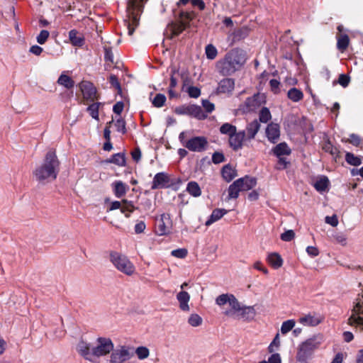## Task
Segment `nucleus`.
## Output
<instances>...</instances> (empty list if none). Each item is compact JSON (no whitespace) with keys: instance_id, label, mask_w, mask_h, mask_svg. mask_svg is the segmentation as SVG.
Masks as SVG:
<instances>
[{"instance_id":"1","label":"nucleus","mask_w":363,"mask_h":363,"mask_svg":"<svg viewBox=\"0 0 363 363\" xmlns=\"http://www.w3.org/2000/svg\"><path fill=\"white\" fill-rule=\"evenodd\" d=\"M246 61L245 51L238 48H233L229 50L222 59L216 62V69L222 76H230L240 70Z\"/></svg>"},{"instance_id":"2","label":"nucleus","mask_w":363,"mask_h":363,"mask_svg":"<svg viewBox=\"0 0 363 363\" xmlns=\"http://www.w3.org/2000/svg\"><path fill=\"white\" fill-rule=\"evenodd\" d=\"M60 162L55 150H50L43 162L33 172L35 180L39 182H50L56 179L60 172Z\"/></svg>"},{"instance_id":"3","label":"nucleus","mask_w":363,"mask_h":363,"mask_svg":"<svg viewBox=\"0 0 363 363\" xmlns=\"http://www.w3.org/2000/svg\"><path fill=\"white\" fill-rule=\"evenodd\" d=\"M113 348V344L111 340L106 337L97 338L94 347H91L90 344L84 341H80L77 345L78 352L91 362H96L98 357L109 354Z\"/></svg>"},{"instance_id":"4","label":"nucleus","mask_w":363,"mask_h":363,"mask_svg":"<svg viewBox=\"0 0 363 363\" xmlns=\"http://www.w3.org/2000/svg\"><path fill=\"white\" fill-rule=\"evenodd\" d=\"M323 342V336L320 334L313 335L301 342L296 354V363H309L315 350Z\"/></svg>"},{"instance_id":"5","label":"nucleus","mask_w":363,"mask_h":363,"mask_svg":"<svg viewBox=\"0 0 363 363\" xmlns=\"http://www.w3.org/2000/svg\"><path fill=\"white\" fill-rule=\"evenodd\" d=\"M143 0H129L127 6L128 19L124 21L128 35L131 36L139 25V13L142 12Z\"/></svg>"},{"instance_id":"6","label":"nucleus","mask_w":363,"mask_h":363,"mask_svg":"<svg viewBox=\"0 0 363 363\" xmlns=\"http://www.w3.org/2000/svg\"><path fill=\"white\" fill-rule=\"evenodd\" d=\"M109 257L111 262L119 272L127 276H132L135 273V267L127 256L113 251Z\"/></svg>"},{"instance_id":"7","label":"nucleus","mask_w":363,"mask_h":363,"mask_svg":"<svg viewBox=\"0 0 363 363\" xmlns=\"http://www.w3.org/2000/svg\"><path fill=\"white\" fill-rule=\"evenodd\" d=\"M347 323L352 327L363 330V296L356 299Z\"/></svg>"},{"instance_id":"8","label":"nucleus","mask_w":363,"mask_h":363,"mask_svg":"<svg viewBox=\"0 0 363 363\" xmlns=\"http://www.w3.org/2000/svg\"><path fill=\"white\" fill-rule=\"evenodd\" d=\"M133 356L130 347L125 345H119L115 349L113 348L110 357V363H125L130 360Z\"/></svg>"},{"instance_id":"9","label":"nucleus","mask_w":363,"mask_h":363,"mask_svg":"<svg viewBox=\"0 0 363 363\" xmlns=\"http://www.w3.org/2000/svg\"><path fill=\"white\" fill-rule=\"evenodd\" d=\"M175 113L179 115H189L199 120L207 118V114L201 107L194 104L177 107L175 108Z\"/></svg>"},{"instance_id":"10","label":"nucleus","mask_w":363,"mask_h":363,"mask_svg":"<svg viewBox=\"0 0 363 363\" xmlns=\"http://www.w3.org/2000/svg\"><path fill=\"white\" fill-rule=\"evenodd\" d=\"M208 145L207 139L203 136H196L188 140L184 147L192 152H201L204 151Z\"/></svg>"},{"instance_id":"11","label":"nucleus","mask_w":363,"mask_h":363,"mask_svg":"<svg viewBox=\"0 0 363 363\" xmlns=\"http://www.w3.org/2000/svg\"><path fill=\"white\" fill-rule=\"evenodd\" d=\"M191 18V14L187 12H182L180 13V21L179 22L172 23L169 25V29L172 32L173 36L179 35L186 28L187 23Z\"/></svg>"},{"instance_id":"12","label":"nucleus","mask_w":363,"mask_h":363,"mask_svg":"<svg viewBox=\"0 0 363 363\" xmlns=\"http://www.w3.org/2000/svg\"><path fill=\"white\" fill-rule=\"evenodd\" d=\"M79 88L85 100L94 101L98 99L96 89L91 82L89 81H82L79 83Z\"/></svg>"},{"instance_id":"13","label":"nucleus","mask_w":363,"mask_h":363,"mask_svg":"<svg viewBox=\"0 0 363 363\" xmlns=\"http://www.w3.org/2000/svg\"><path fill=\"white\" fill-rule=\"evenodd\" d=\"M172 226L170 215L163 213L160 218L157 220L155 232L158 235H164L169 233Z\"/></svg>"},{"instance_id":"14","label":"nucleus","mask_w":363,"mask_h":363,"mask_svg":"<svg viewBox=\"0 0 363 363\" xmlns=\"http://www.w3.org/2000/svg\"><path fill=\"white\" fill-rule=\"evenodd\" d=\"M187 282H184L183 284H182L180 286L182 291H179L176 296L177 300L179 303V308L183 312L190 311L189 301L191 296L187 291L183 290L184 288L187 287Z\"/></svg>"},{"instance_id":"15","label":"nucleus","mask_w":363,"mask_h":363,"mask_svg":"<svg viewBox=\"0 0 363 363\" xmlns=\"http://www.w3.org/2000/svg\"><path fill=\"white\" fill-rule=\"evenodd\" d=\"M323 320V318L315 313L305 314L298 318V323L307 327H315Z\"/></svg>"},{"instance_id":"16","label":"nucleus","mask_w":363,"mask_h":363,"mask_svg":"<svg viewBox=\"0 0 363 363\" xmlns=\"http://www.w3.org/2000/svg\"><path fill=\"white\" fill-rule=\"evenodd\" d=\"M245 139V131H236L229 137V145L234 150H238L242 147V143Z\"/></svg>"},{"instance_id":"17","label":"nucleus","mask_w":363,"mask_h":363,"mask_svg":"<svg viewBox=\"0 0 363 363\" xmlns=\"http://www.w3.org/2000/svg\"><path fill=\"white\" fill-rule=\"evenodd\" d=\"M169 182V177L164 172L156 174L152 182V189H162L168 186Z\"/></svg>"},{"instance_id":"18","label":"nucleus","mask_w":363,"mask_h":363,"mask_svg":"<svg viewBox=\"0 0 363 363\" xmlns=\"http://www.w3.org/2000/svg\"><path fill=\"white\" fill-rule=\"evenodd\" d=\"M266 136L272 143H275L280 136L279 125L274 123H269L266 128Z\"/></svg>"},{"instance_id":"19","label":"nucleus","mask_w":363,"mask_h":363,"mask_svg":"<svg viewBox=\"0 0 363 363\" xmlns=\"http://www.w3.org/2000/svg\"><path fill=\"white\" fill-rule=\"evenodd\" d=\"M235 87V81L231 78H224L218 84L217 91L218 93H231Z\"/></svg>"},{"instance_id":"20","label":"nucleus","mask_w":363,"mask_h":363,"mask_svg":"<svg viewBox=\"0 0 363 363\" xmlns=\"http://www.w3.org/2000/svg\"><path fill=\"white\" fill-rule=\"evenodd\" d=\"M230 308L226 310L224 312V314L228 317L236 318L238 314L240 313L241 308L242 306L240 305L238 300L235 298V296H232L230 299V302L229 303Z\"/></svg>"},{"instance_id":"21","label":"nucleus","mask_w":363,"mask_h":363,"mask_svg":"<svg viewBox=\"0 0 363 363\" xmlns=\"http://www.w3.org/2000/svg\"><path fill=\"white\" fill-rule=\"evenodd\" d=\"M256 315V311L254 306H242L240 313L236 318L242 319L244 320L250 321L254 319Z\"/></svg>"},{"instance_id":"22","label":"nucleus","mask_w":363,"mask_h":363,"mask_svg":"<svg viewBox=\"0 0 363 363\" xmlns=\"http://www.w3.org/2000/svg\"><path fill=\"white\" fill-rule=\"evenodd\" d=\"M113 193L117 198H121L129 189V186L122 181H115L111 184Z\"/></svg>"},{"instance_id":"23","label":"nucleus","mask_w":363,"mask_h":363,"mask_svg":"<svg viewBox=\"0 0 363 363\" xmlns=\"http://www.w3.org/2000/svg\"><path fill=\"white\" fill-rule=\"evenodd\" d=\"M242 181L238 184L242 191H248L252 189L256 186L257 181L254 177L245 176V177L240 178L236 181Z\"/></svg>"},{"instance_id":"24","label":"nucleus","mask_w":363,"mask_h":363,"mask_svg":"<svg viewBox=\"0 0 363 363\" xmlns=\"http://www.w3.org/2000/svg\"><path fill=\"white\" fill-rule=\"evenodd\" d=\"M228 210L224 208H216L214 209L208 219L206 221L205 225L206 226H209L214 223L215 222L219 220L221 218H223L227 213Z\"/></svg>"},{"instance_id":"25","label":"nucleus","mask_w":363,"mask_h":363,"mask_svg":"<svg viewBox=\"0 0 363 363\" xmlns=\"http://www.w3.org/2000/svg\"><path fill=\"white\" fill-rule=\"evenodd\" d=\"M259 128L260 124L257 120H255L250 123L249 124H247L246 127L247 134H245V138L247 140H252L255 138Z\"/></svg>"},{"instance_id":"26","label":"nucleus","mask_w":363,"mask_h":363,"mask_svg":"<svg viewBox=\"0 0 363 363\" xmlns=\"http://www.w3.org/2000/svg\"><path fill=\"white\" fill-rule=\"evenodd\" d=\"M267 261L274 269H279L283 264L281 257L277 252L269 253L267 257Z\"/></svg>"},{"instance_id":"27","label":"nucleus","mask_w":363,"mask_h":363,"mask_svg":"<svg viewBox=\"0 0 363 363\" xmlns=\"http://www.w3.org/2000/svg\"><path fill=\"white\" fill-rule=\"evenodd\" d=\"M69 38L74 46L82 47L84 43V38L76 30H71L69 32Z\"/></svg>"},{"instance_id":"28","label":"nucleus","mask_w":363,"mask_h":363,"mask_svg":"<svg viewBox=\"0 0 363 363\" xmlns=\"http://www.w3.org/2000/svg\"><path fill=\"white\" fill-rule=\"evenodd\" d=\"M57 82L67 89H72L74 86V81L65 72L60 74Z\"/></svg>"},{"instance_id":"29","label":"nucleus","mask_w":363,"mask_h":363,"mask_svg":"<svg viewBox=\"0 0 363 363\" xmlns=\"http://www.w3.org/2000/svg\"><path fill=\"white\" fill-rule=\"evenodd\" d=\"M291 149L286 143H281L273 149V152L277 157L289 155L291 154Z\"/></svg>"},{"instance_id":"30","label":"nucleus","mask_w":363,"mask_h":363,"mask_svg":"<svg viewBox=\"0 0 363 363\" xmlns=\"http://www.w3.org/2000/svg\"><path fill=\"white\" fill-rule=\"evenodd\" d=\"M186 191L194 197H199L201 194V189L196 182H189L187 184Z\"/></svg>"},{"instance_id":"31","label":"nucleus","mask_w":363,"mask_h":363,"mask_svg":"<svg viewBox=\"0 0 363 363\" xmlns=\"http://www.w3.org/2000/svg\"><path fill=\"white\" fill-rule=\"evenodd\" d=\"M350 39L347 35L341 34L337 37V48L340 52H344L348 47Z\"/></svg>"},{"instance_id":"32","label":"nucleus","mask_w":363,"mask_h":363,"mask_svg":"<svg viewBox=\"0 0 363 363\" xmlns=\"http://www.w3.org/2000/svg\"><path fill=\"white\" fill-rule=\"evenodd\" d=\"M287 96L293 102H298L303 99V94L300 89L294 87L288 91Z\"/></svg>"},{"instance_id":"33","label":"nucleus","mask_w":363,"mask_h":363,"mask_svg":"<svg viewBox=\"0 0 363 363\" xmlns=\"http://www.w3.org/2000/svg\"><path fill=\"white\" fill-rule=\"evenodd\" d=\"M240 181H235L229 186L228 188V199H237L239 196L240 191H242L238 184Z\"/></svg>"},{"instance_id":"34","label":"nucleus","mask_w":363,"mask_h":363,"mask_svg":"<svg viewBox=\"0 0 363 363\" xmlns=\"http://www.w3.org/2000/svg\"><path fill=\"white\" fill-rule=\"evenodd\" d=\"M222 176L226 182H229L235 177L236 172L231 167L225 165L222 169Z\"/></svg>"},{"instance_id":"35","label":"nucleus","mask_w":363,"mask_h":363,"mask_svg":"<svg viewBox=\"0 0 363 363\" xmlns=\"http://www.w3.org/2000/svg\"><path fill=\"white\" fill-rule=\"evenodd\" d=\"M329 183L327 177H322L315 182L314 187L318 191L323 192L328 189Z\"/></svg>"},{"instance_id":"36","label":"nucleus","mask_w":363,"mask_h":363,"mask_svg":"<svg viewBox=\"0 0 363 363\" xmlns=\"http://www.w3.org/2000/svg\"><path fill=\"white\" fill-rule=\"evenodd\" d=\"M237 131V128L235 125H233L228 123L223 124L220 128V132L222 134L228 135L229 137Z\"/></svg>"},{"instance_id":"37","label":"nucleus","mask_w":363,"mask_h":363,"mask_svg":"<svg viewBox=\"0 0 363 363\" xmlns=\"http://www.w3.org/2000/svg\"><path fill=\"white\" fill-rule=\"evenodd\" d=\"M122 202L123 203V206H121V211L127 218H128L130 216V213L133 212L135 208L130 201L123 200Z\"/></svg>"},{"instance_id":"38","label":"nucleus","mask_w":363,"mask_h":363,"mask_svg":"<svg viewBox=\"0 0 363 363\" xmlns=\"http://www.w3.org/2000/svg\"><path fill=\"white\" fill-rule=\"evenodd\" d=\"M205 53L207 59L214 60L218 55L217 48L212 44H208L205 48Z\"/></svg>"},{"instance_id":"39","label":"nucleus","mask_w":363,"mask_h":363,"mask_svg":"<svg viewBox=\"0 0 363 363\" xmlns=\"http://www.w3.org/2000/svg\"><path fill=\"white\" fill-rule=\"evenodd\" d=\"M101 105V103H93L87 107V111L90 116L97 121L99 120V109Z\"/></svg>"},{"instance_id":"40","label":"nucleus","mask_w":363,"mask_h":363,"mask_svg":"<svg viewBox=\"0 0 363 363\" xmlns=\"http://www.w3.org/2000/svg\"><path fill=\"white\" fill-rule=\"evenodd\" d=\"M202 323V318L196 313L191 314L188 318V323L192 327H198L201 325Z\"/></svg>"},{"instance_id":"41","label":"nucleus","mask_w":363,"mask_h":363,"mask_svg":"<svg viewBox=\"0 0 363 363\" xmlns=\"http://www.w3.org/2000/svg\"><path fill=\"white\" fill-rule=\"evenodd\" d=\"M109 162L118 166H124L125 164V159L123 154L117 153L113 155L109 160Z\"/></svg>"},{"instance_id":"42","label":"nucleus","mask_w":363,"mask_h":363,"mask_svg":"<svg viewBox=\"0 0 363 363\" xmlns=\"http://www.w3.org/2000/svg\"><path fill=\"white\" fill-rule=\"evenodd\" d=\"M232 296H234V295L228 294H221L216 298V303L220 306H223L227 303L229 304Z\"/></svg>"},{"instance_id":"43","label":"nucleus","mask_w":363,"mask_h":363,"mask_svg":"<svg viewBox=\"0 0 363 363\" xmlns=\"http://www.w3.org/2000/svg\"><path fill=\"white\" fill-rule=\"evenodd\" d=\"M295 321L294 320H288L282 323L281 326V333L284 335L291 331L295 326Z\"/></svg>"},{"instance_id":"44","label":"nucleus","mask_w":363,"mask_h":363,"mask_svg":"<svg viewBox=\"0 0 363 363\" xmlns=\"http://www.w3.org/2000/svg\"><path fill=\"white\" fill-rule=\"evenodd\" d=\"M272 118L271 113L269 110L266 108L263 107L259 114V120L262 123H267Z\"/></svg>"},{"instance_id":"45","label":"nucleus","mask_w":363,"mask_h":363,"mask_svg":"<svg viewBox=\"0 0 363 363\" xmlns=\"http://www.w3.org/2000/svg\"><path fill=\"white\" fill-rule=\"evenodd\" d=\"M280 338H279V334L277 333L274 338L273 339L272 342L270 343V345L268 347V352L269 353H273L275 351L278 350L280 347Z\"/></svg>"},{"instance_id":"46","label":"nucleus","mask_w":363,"mask_h":363,"mask_svg":"<svg viewBox=\"0 0 363 363\" xmlns=\"http://www.w3.org/2000/svg\"><path fill=\"white\" fill-rule=\"evenodd\" d=\"M345 160L351 165L359 166L361 164V160L354 156L352 153L347 152L345 155Z\"/></svg>"},{"instance_id":"47","label":"nucleus","mask_w":363,"mask_h":363,"mask_svg":"<svg viewBox=\"0 0 363 363\" xmlns=\"http://www.w3.org/2000/svg\"><path fill=\"white\" fill-rule=\"evenodd\" d=\"M166 96L162 94H157L152 99V103L154 106L160 108L164 106Z\"/></svg>"},{"instance_id":"48","label":"nucleus","mask_w":363,"mask_h":363,"mask_svg":"<svg viewBox=\"0 0 363 363\" xmlns=\"http://www.w3.org/2000/svg\"><path fill=\"white\" fill-rule=\"evenodd\" d=\"M135 354L139 359H145L149 357L150 351L146 347H138L135 350Z\"/></svg>"},{"instance_id":"49","label":"nucleus","mask_w":363,"mask_h":363,"mask_svg":"<svg viewBox=\"0 0 363 363\" xmlns=\"http://www.w3.org/2000/svg\"><path fill=\"white\" fill-rule=\"evenodd\" d=\"M186 91L188 93L191 98L196 99L201 95L200 89L194 86H188L186 89Z\"/></svg>"},{"instance_id":"50","label":"nucleus","mask_w":363,"mask_h":363,"mask_svg":"<svg viewBox=\"0 0 363 363\" xmlns=\"http://www.w3.org/2000/svg\"><path fill=\"white\" fill-rule=\"evenodd\" d=\"M114 124H115L117 131L122 133L123 134L125 133V132H126L125 122L123 118H119L116 119Z\"/></svg>"},{"instance_id":"51","label":"nucleus","mask_w":363,"mask_h":363,"mask_svg":"<svg viewBox=\"0 0 363 363\" xmlns=\"http://www.w3.org/2000/svg\"><path fill=\"white\" fill-rule=\"evenodd\" d=\"M187 250L184 248H179L177 250H174L171 252V255L173 257H177V258H184L187 255Z\"/></svg>"},{"instance_id":"52","label":"nucleus","mask_w":363,"mask_h":363,"mask_svg":"<svg viewBox=\"0 0 363 363\" xmlns=\"http://www.w3.org/2000/svg\"><path fill=\"white\" fill-rule=\"evenodd\" d=\"M49 35L50 33L48 30H41L39 35L37 36V42L40 45L44 44L48 40Z\"/></svg>"},{"instance_id":"53","label":"nucleus","mask_w":363,"mask_h":363,"mask_svg":"<svg viewBox=\"0 0 363 363\" xmlns=\"http://www.w3.org/2000/svg\"><path fill=\"white\" fill-rule=\"evenodd\" d=\"M295 237V233L292 230H288L281 235V239L285 242L292 240Z\"/></svg>"},{"instance_id":"54","label":"nucleus","mask_w":363,"mask_h":363,"mask_svg":"<svg viewBox=\"0 0 363 363\" xmlns=\"http://www.w3.org/2000/svg\"><path fill=\"white\" fill-rule=\"evenodd\" d=\"M257 104L256 99L253 97H249L246 99L245 104L247 106L246 110L248 111H253Z\"/></svg>"},{"instance_id":"55","label":"nucleus","mask_w":363,"mask_h":363,"mask_svg":"<svg viewBox=\"0 0 363 363\" xmlns=\"http://www.w3.org/2000/svg\"><path fill=\"white\" fill-rule=\"evenodd\" d=\"M109 82L112 86H113L115 89H116L118 91V92H120L121 91L120 82L118 79V77L116 75L111 74L110 76Z\"/></svg>"},{"instance_id":"56","label":"nucleus","mask_w":363,"mask_h":363,"mask_svg":"<svg viewBox=\"0 0 363 363\" xmlns=\"http://www.w3.org/2000/svg\"><path fill=\"white\" fill-rule=\"evenodd\" d=\"M224 155L220 152H214L212 155V161L214 164H219L224 161Z\"/></svg>"},{"instance_id":"57","label":"nucleus","mask_w":363,"mask_h":363,"mask_svg":"<svg viewBox=\"0 0 363 363\" xmlns=\"http://www.w3.org/2000/svg\"><path fill=\"white\" fill-rule=\"evenodd\" d=\"M338 83L343 87H346L350 83V77L346 74H342L339 76Z\"/></svg>"},{"instance_id":"58","label":"nucleus","mask_w":363,"mask_h":363,"mask_svg":"<svg viewBox=\"0 0 363 363\" xmlns=\"http://www.w3.org/2000/svg\"><path fill=\"white\" fill-rule=\"evenodd\" d=\"M269 85L271 90L274 93L277 94L279 91V85L280 82L277 79H271L269 81Z\"/></svg>"},{"instance_id":"59","label":"nucleus","mask_w":363,"mask_h":363,"mask_svg":"<svg viewBox=\"0 0 363 363\" xmlns=\"http://www.w3.org/2000/svg\"><path fill=\"white\" fill-rule=\"evenodd\" d=\"M325 223L330 224L333 227H336L338 225V219L336 215L325 217Z\"/></svg>"},{"instance_id":"60","label":"nucleus","mask_w":363,"mask_h":363,"mask_svg":"<svg viewBox=\"0 0 363 363\" xmlns=\"http://www.w3.org/2000/svg\"><path fill=\"white\" fill-rule=\"evenodd\" d=\"M202 105L207 113H211L214 110V104L208 100H203Z\"/></svg>"},{"instance_id":"61","label":"nucleus","mask_w":363,"mask_h":363,"mask_svg":"<svg viewBox=\"0 0 363 363\" xmlns=\"http://www.w3.org/2000/svg\"><path fill=\"white\" fill-rule=\"evenodd\" d=\"M268 363H281V358L279 353H272L268 358Z\"/></svg>"},{"instance_id":"62","label":"nucleus","mask_w":363,"mask_h":363,"mask_svg":"<svg viewBox=\"0 0 363 363\" xmlns=\"http://www.w3.org/2000/svg\"><path fill=\"white\" fill-rule=\"evenodd\" d=\"M254 268L263 272L264 274H267L269 273L268 269L263 265V264L260 261H257L255 262L253 265Z\"/></svg>"},{"instance_id":"63","label":"nucleus","mask_w":363,"mask_h":363,"mask_svg":"<svg viewBox=\"0 0 363 363\" xmlns=\"http://www.w3.org/2000/svg\"><path fill=\"white\" fill-rule=\"evenodd\" d=\"M323 149L328 152H330L332 155H334L336 154L337 150L332 144L330 142L325 143V144L323 145Z\"/></svg>"},{"instance_id":"64","label":"nucleus","mask_w":363,"mask_h":363,"mask_svg":"<svg viewBox=\"0 0 363 363\" xmlns=\"http://www.w3.org/2000/svg\"><path fill=\"white\" fill-rule=\"evenodd\" d=\"M124 108V104L122 101L117 102L113 107V111L115 113L120 115Z\"/></svg>"}]
</instances>
